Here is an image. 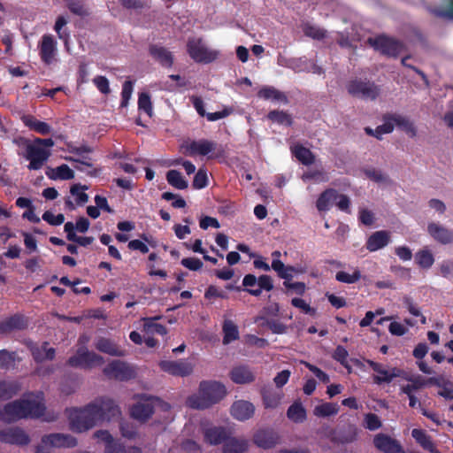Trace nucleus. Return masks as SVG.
Returning a JSON list of instances; mask_svg holds the SVG:
<instances>
[{
  "label": "nucleus",
  "instance_id": "nucleus-1",
  "mask_svg": "<svg viewBox=\"0 0 453 453\" xmlns=\"http://www.w3.org/2000/svg\"><path fill=\"white\" fill-rule=\"evenodd\" d=\"M45 405L39 397L29 396L13 401L0 409V419L11 423L24 418L42 417Z\"/></svg>",
  "mask_w": 453,
  "mask_h": 453
},
{
  "label": "nucleus",
  "instance_id": "nucleus-2",
  "mask_svg": "<svg viewBox=\"0 0 453 453\" xmlns=\"http://www.w3.org/2000/svg\"><path fill=\"white\" fill-rule=\"evenodd\" d=\"M226 394V388L221 383L202 381L198 393L187 399V405L193 409H206L223 399Z\"/></svg>",
  "mask_w": 453,
  "mask_h": 453
},
{
  "label": "nucleus",
  "instance_id": "nucleus-3",
  "mask_svg": "<svg viewBox=\"0 0 453 453\" xmlns=\"http://www.w3.org/2000/svg\"><path fill=\"white\" fill-rule=\"evenodd\" d=\"M65 413L69 427L73 432H86L97 425L91 403L82 408L66 409Z\"/></svg>",
  "mask_w": 453,
  "mask_h": 453
},
{
  "label": "nucleus",
  "instance_id": "nucleus-4",
  "mask_svg": "<svg viewBox=\"0 0 453 453\" xmlns=\"http://www.w3.org/2000/svg\"><path fill=\"white\" fill-rule=\"evenodd\" d=\"M187 52L198 64H210L219 57V51L212 49L201 37H191L187 42Z\"/></svg>",
  "mask_w": 453,
  "mask_h": 453
},
{
  "label": "nucleus",
  "instance_id": "nucleus-5",
  "mask_svg": "<svg viewBox=\"0 0 453 453\" xmlns=\"http://www.w3.org/2000/svg\"><path fill=\"white\" fill-rule=\"evenodd\" d=\"M104 358L86 346H81L75 354L69 357L67 364L75 368L92 369L104 365Z\"/></svg>",
  "mask_w": 453,
  "mask_h": 453
},
{
  "label": "nucleus",
  "instance_id": "nucleus-6",
  "mask_svg": "<svg viewBox=\"0 0 453 453\" xmlns=\"http://www.w3.org/2000/svg\"><path fill=\"white\" fill-rule=\"evenodd\" d=\"M91 405L97 425L110 422L121 413L119 406L110 398H97L91 402Z\"/></svg>",
  "mask_w": 453,
  "mask_h": 453
},
{
  "label": "nucleus",
  "instance_id": "nucleus-7",
  "mask_svg": "<svg viewBox=\"0 0 453 453\" xmlns=\"http://www.w3.org/2000/svg\"><path fill=\"white\" fill-rule=\"evenodd\" d=\"M104 374L109 379L117 380H128L135 377L134 368L120 360L110 362L103 370Z\"/></svg>",
  "mask_w": 453,
  "mask_h": 453
},
{
  "label": "nucleus",
  "instance_id": "nucleus-8",
  "mask_svg": "<svg viewBox=\"0 0 453 453\" xmlns=\"http://www.w3.org/2000/svg\"><path fill=\"white\" fill-rule=\"evenodd\" d=\"M217 144L208 140H185L180 145V151L186 156H205L214 151Z\"/></svg>",
  "mask_w": 453,
  "mask_h": 453
},
{
  "label": "nucleus",
  "instance_id": "nucleus-9",
  "mask_svg": "<svg viewBox=\"0 0 453 453\" xmlns=\"http://www.w3.org/2000/svg\"><path fill=\"white\" fill-rule=\"evenodd\" d=\"M367 42L382 54L395 57L403 50V45L392 38L384 35L376 38H368Z\"/></svg>",
  "mask_w": 453,
  "mask_h": 453
},
{
  "label": "nucleus",
  "instance_id": "nucleus-10",
  "mask_svg": "<svg viewBox=\"0 0 453 453\" xmlns=\"http://www.w3.org/2000/svg\"><path fill=\"white\" fill-rule=\"evenodd\" d=\"M348 92L357 97L374 100L380 95V88L373 83L353 81L347 86Z\"/></svg>",
  "mask_w": 453,
  "mask_h": 453
},
{
  "label": "nucleus",
  "instance_id": "nucleus-11",
  "mask_svg": "<svg viewBox=\"0 0 453 453\" xmlns=\"http://www.w3.org/2000/svg\"><path fill=\"white\" fill-rule=\"evenodd\" d=\"M162 371L173 375L185 377L193 372L194 365L187 360L180 359L177 361L164 360L159 363Z\"/></svg>",
  "mask_w": 453,
  "mask_h": 453
},
{
  "label": "nucleus",
  "instance_id": "nucleus-12",
  "mask_svg": "<svg viewBox=\"0 0 453 453\" xmlns=\"http://www.w3.org/2000/svg\"><path fill=\"white\" fill-rule=\"evenodd\" d=\"M202 433L204 441L210 445L225 443L229 435H231L230 429L225 426L213 425L203 426Z\"/></svg>",
  "mask_w": 453,
  "mask_h": 453
},
{
  "label": "nucleus",
  "instance_id": "nucleus-13",
  "mask_svg": "<svg viewBox=\"0 0 453 453\" xmlns=\"http://www.w3.org/2000/svg\"><path fill=\"white\" fill-rule=\"evenodd\" d=\"M50 156V151L35 142L33 144H28L27 147V158L30 161L29 169L38 170L42 168Z\"/></svg>",
  "mask_w": 453,
  "mask_h": 453
},
{
  "label": "nucleus",
  "instance_id": "nucleus-14",
  "mask_svg": "<svg viewBox=\"0 0 453 453\" xmlns=\"http://www.w3.org/2000/svg\"><path fill=\"white\" fill-rule=\"evenodd\" d=\"M0 442L24 446L30 442L29 436L19 427H8L0 430Z\"/></svg>",
  "mask_w": 453,
  "mask_h": 453
},
{
  "label": "nucleus",
  "instance_id": "nucleus-15",
  "mask_svg": "<svg viewBox=\"0 0 453 453\" xmlns=\"http://www.w3.org/2000/svg\"><path fill=\"white\" fill-rule=\"evenodd\" d=\"M158 403L157 400L150 399L140 401L131 407L130 415L134 419L144 423L151 418Z\"/></svg>",
  "mask_w": 453,
  "mask_h": 453
},
{
  "label": "nucleus",
  "instance_id": "nucleus-16",
  "mask_svg": "<svg viewBox=\"0 0 453 453\" xmlns=\"http://www.w3.org/2000/svg\"><path fill=\"white\" fill-rule=\"evenodd\" d=\"M427 233L435 242L442 244L453 243V230L438 222H429L427 224Z\"/></svg>",
  "mask_w": 453,
  "mask_h": 453
},
{
  "label": "nucleus",
  "instance_id": "nucleus-17",
  "mask_svg": "<svg viewBox=\"0 0 453 453\" xmlns=\"http://www.w3.org/2000/svg\"><path fill=\"white\" fill-rule=\"evenodd\" d=\"M95 348L104 354L112 357H125L126 350L123 349L115 341L106 337H97L94 342Z\"/></svg>",
  "mask_w": 453,
  "mask_h": 453
},
{
  "label": "nucleus",
  "instance_id": "nucleus-18",
  "mask_svg": "<svg viewBox=\"0 0 453 453\" xmlns=\"http://www.w3.org/2000/svg\"><path fill=\"white\" fill-rule=\"evenodd\" d=\"M373 442L375 447L384 453H404L400 442L387 434L375 435Z\"/></svg>",
  "mask_w": 453,
  "mask_h": 453
},
{
  "label": "nucleus",
  "instance_id": "nucleus-19",
  "mask_svg": "<svg viewBox=\"0 0 453 453\" xmlns=\"http://www.w3.org/2000/svg\"><path fill=\"white\" fill-rule=\"evenodd\" d=\"M230 413L234 418L239 421H245L253 417L255 406L249 401L238 400L232 404Z\"/></svg>",
  "mask_w": 453,
  "mask_h": 453
},
{
  "label": "nucleus",
  "instance_id": "nucleus-20",
  "mask_svg": "<svg viewBox=\"0 0 453 453\" xmlns=\"http://www.w3.org/2000/svg\"><path fill=\"white\" fill-rule=\"evenodd\" d=\"M263 405L265 409H276L280 406L283 393L279 388L265 386L260 390Z\"/></svg>",
  "mask_w": 453,
  "mask_h": 453
},
{
  "label": "nucleus",
  "instance_id": "nucleus-21",
  "mask_svg": "<svg viewBox=\"0 0 453 453\" xmlns=\"http://www.w3.org/2000/svg\"><path fill=\"white\" fill-rule=\"evenodd\" d=\"M39 48L42 60L47 65L51 64L57 52V42L53 36L51 35H44Z\"/></svg>",
  "mask_w": 453,
  "mask_h": 453
},
{
  "label": "nucleus",
  "instance_id": "nucleus-22",
  "mask_svg": "<svg viewBox=\"0 0 453 453\" xmlns=\"http://www.w3.org/2000/svg\"><path fill=\"white\" fill-rule=\"evenodd\" d=\"M231 380L237 384H248L255 380L253 371L246 365L234 367L230 372Z\"/></svg>",
  "mask_w": 453,
  "mask_h": 453
},
{
  "label": "nucleus",
  "instance_id": "nucleus-23",
  "mask_svg": "<svg viewBox=\"0 0 453 453\" xmlns=\"http://www.w3.org/2000/svg\"><path fill=\"white\" fill-rule=\"evenodd\" d=\"M249 449V441L244 437L229 435L223 445V453H244Z\"/></svg>",
  "mask_w": 453,
  "mask_h": 453
},
{
  "label": "nucleus",
  "instance_id": "nucleus-24",
  "mask_svg": "<svg viewBox=\"0 0 453 453\" xmlns=\"http://www.w3.org/2000/svg\"><path fill=\"white\" fill-rule=\"evenodd\" d=\"M151 57L163 66L171 67L173 64V57L171 51L159 45H150L149 49Z\"/></svg>",
  "mask_w": 453,
  "mask_h": 453
},
{
  "label": "nucleus",
  "instance_id": "nucleus-25",
  "mask_svg": "<svg viewBox=\"0 0 453 453\" xmlns=\"http://www.w3.org/2000/svg\"><path fill=\"white\" fill-rule=\"evenodd\" d=\"M389 241V233L387 231H377L369 237L366 248L370 251H376L387 246Z\"/></svg>",
  "mask_w": 453,
  "mask_h": 453
},
{
  "label": "nucleus",
  "instance_id": "nucleus-26",
  "mask_svg": "<svg viewBox=\"0 0 453 453\" xmlns=\"http://www.w3.org/2000/svg\"><path fill=\"white\" fill-rule=\"evenodd\" d=\"M30 350L37 362L51 360L55 356V349L50 348L47 342H42L41 345L31 343Z\"/></svg>",
  "mask_w": 453,
  "mask_h": 453
},
{
  "label": "nucleus",
  "instance_id": "nucleus-27",
  "mask_svg": "<svg viewBox=\"0 0 453 453\" xmlns=\"http://www.w3.org/2000/svg\"><path fill=\"white\" fill-rule=\"evenodd\" d=\"M378 375L373 377V380L376 384L390 383L394 378L402 375V371L396 367L385 368L381 364L379 368L375 371Z\"/></svg>",
  "mask_w": 453,
  "mask_h": 453
},
{
  "label": "nucleus",
  "instance_id": "nucleus-28",
  "mask_svg": "<svg viewBox=\"0 0 453 453\" xmlns=\"http://www.w3.org/2000/svg\"><path fill=\"white\" fill-rule=\"evenodd\" d=\"M27 326V322L23 316L15 315L0 322V333L7 334L13 330H21Z\"/></svg>",
  "mask_w": 453,
  "mask_h": 453
},
{
  "label": "nucleus",
  "instance_id": "nucleus-29",
  "mask_svg": "<svg viewBox=\"0 0 453 453\" xmlns=\"http://www.w3.org/2000/svg\"><path fill=\"white\" fill-rule=\"evenodd\" d=\"M278 440V436L272 431H258L254 437L255 443L261 448L269 449L273 447Z\"/></svg>",
  "mask_w": 453,
  "mask_h": 453
},
{
  "label": "nucleus",
  "instance_id": "nucleus-30",
  "mask_svg": "<svg viewBox=\"0 0 453 453\" xmlns=\"http://www.w3.org/2000/svg\"><path fill=\"white\" fill-rule=\"evenodd\" d=\"M66 160L70 162H73L76 165L74 168L78 171L83 172L89 176H96L97 171L94 168L93 164L91 162V158L88 157H82V158H74L72 157H65Z\"/></svg>",
  "mask_w": 453,
  "mask_h": 453
},
{
  "label": "nucleus",
  "instance_id": "nucleus-31",
  "mask_svg": "<svg viewBox=\"0 0 453 453\" xmlns=\"http://www.w3.org/2000/svg\"><path fill=\"white\" fill-rule=\"evenodd\" d=\"M411 435L423 449L431 453H440V451L434 447L430 436H428L423 430L415 428L411 431Z\"/></svg>",
  "mask_w": 453,
  "mask_h": 453
},
{
  "label": "nucleus",
  "instance_id": "nucleus-32",
  "mask_svg": "<svg viewBox=\"0 0 453 453\" xmlns=\"http://www.w3.org/2000/svg\"><path fill=\"white\" fill-rule=\"evenodd\" d=\"M21 120L25 124V126L28 127L29 128L35 130V132L41 134H47L50 132V127L47 123L37 120L32 115H23L21 117Z\"/></svg>",
  "mask_w": 453,
  "mask_h": 453
},
{
  "label": "nucleus",
  "instance_id": "nucleus-33",
  "mask_svg": "<svg viewBox=\"0 0 453 453\" xmlns=\"http://www.w3.org/2000/svg\"><path fill=\"white\" fill-rule=\"evenodd\" d=\"M406 380L409 381V383L401 387V392L405 395L414 393L415 391L419 390L426 386V379L421 375L411 376L406 378Z\"/></svg>",
  "mask_w": 453,
  "mask_h": 453
},
{
  "label": "nucleus",
  "instance_id": "nucleus-34",
  "mask_svg": "<svg viewBox=\"0 0 453 453\" xmlns=\"http://www.w3.org/2000/svg\"><path fill=\"white\" fill-rule=\"evenodd\" d=\"M392 120L394 121L395 127L404 131L411 137L416 136V128L408 118L400 114H393Z\"/></svg>",
  "mask_w": 453,
  "mask_h": 453
},
{
  "label": "nucleus",
  "instance_id": "nucleus-35",
  "mask_svg": "<svg viewBox=\"0 0 453 453\" xmlns=\"http://www.w3.org/2000/svg\"><path fill=\"white\" fill-rule=\"evenodd\" d=\"M336 201V190L329 188L324 191L317 200L316 206L319 211H328Z\"/></svg>",
  "mask_w": 453,
  "mask_h": 453
},
{
  "label": "nucleus",
  "instance_id": "nucleus-36",
  "mask_svg": "<svg viewBox=\"0 0 453 453\" xmlns=\"http://www.w3.org/2000/svg\"><path fill=\"white\" fill-rule=\"evenodd\" d=\"M416 263L423 269H429L434 263V257L432 251L425 247L415 254Z\"/></svg>",
  "mask_w": 453,
  "mask_h": 453
},
{
  "label": "nucleus",
  "instance_id": "nucleus-37",
  "mask_svg": "<svg viewBox=\"0 0 453 453\" xmlns=\"http://www.w3.org/2000/svg\"><path fill=\"white\" fill-rule=\"evenodd\" d=\"M47 175L51 180H72L74 178V172L67 165H61L51 168Z\"/></svg>",
  "mask_w": 453,
  "mask_h": 453
},
{
  "label": "nucleus",
  "instance_id": "nucleus-38",
  "mask_svg": "<svg viewBox=\"0 0 453 453\" xmlns=\"http://www.w3.org/2000/svg\"><path fill=\"white\" fill-rule=\"evenodd\" d=\"M54 448H73L77 445L76 439L65 434H50Z\"/></svg>",
  "mask_w": 453,
  "mask_h": 453
},
{
  "label": "nucleus",
  "instance_id": "nucleus-39",
  "mask_svg": "<svg viewBox=\"0 0 453 453\" xmlns=\"http://www.w3.org/2000/svg\"><path fill=\"white\" fill-rule=\"evenodd\" d=\"M157 319L158 317L143 319V330L147 334L165 335L167 333L163 325L156 323Z\"/></svg>",
  "mask_w": 453,
  "mask_h": 453
},
{
  "label": "nucleus",
  "instance_id": "nucleus-40",
  "mask_svg": "<svg viewBox=\"0 0 453 453\" xmlns=\"http://www.w3.org/2000/svg\"><path fill=\"white\" fill-rule=\"evenodd\" d=\"M223 344L226 345L239 338L237 326L231 320H225L223 325Z\"/></svg>",
  "mask_w": 453,
  "mask_h": 453
},
{
  "label": "nucleus",
  "instance_id": "nucleus-41",
  "mask_svg": "<svg viewBox=\"0 0 453 453\" xmlns=\"http://www.w3.org/2000/svg\"><path fill=\"white\" fill-rule=\"evenodd\" d=\"M258 96L264 99H272L275 101H280L285 104L288 103V98L284 93L279 91L273 87H265L258 91Z\"/></svg>",
  "mask_w": 453,
  "mask_h": 453
},
{
  "label": "nucleus",
  "instance_id": "nucleus-42",
  "mask_svg": "<svg viewBox=\"0 0 453 453\" xmlns=\"http://www.w3.org/2000/svg\"><path fill=\"white\" fill-rule=\"evenodd\" d=\"M287 416L293 422L301 423L306 418V411L301 403H295L288 408Z\"/></svg>",
  "mask_w": 453,
  "mask_h": 453
},
{
  "label": "nucleus",
  "instance_id": "nucleus-43",
  "mask_svg": "<svg viewBox=\"0 0 453 453\" xmlns=\"http://www.w3.org/2000/svg\"><path fill=\"white\" fill-rule=\"evenodd\" d=\"M19 386L14 381H0V400H7L15 395Z\"/></svg>",
  "mask_w": 453,
  "mask_h": 453
},
{
  "label": "nucleus",
  "instance_id": "nucleus-44",
  "mask_svg": "<svg viewBox=\"0 0 453 453\" xmlns=\"http://www.w3.org/2000/svg\"><path fill=\"white\" fill-rule=\"evenodd\" d=\"M272 268L278 273L280 278L288 281H290V280L293 278V273L296 272L294 267L285 266L284 264L279 259H274L273 261Z\"/></svg>",
  "mask_w": 453,
  "mask_h": 453
},
{
  "label": "nucleus",
  "instance_id": "nucleus-45",
  "mask_svg": "<svg viewBox=\"0 0 453 453\" xmlns=\"http://www.w3.org/2000/svg\"><path fill=\"white\" fill-rule=\"evenodd\" d=\"M292 150L297 159L303 165H309L314 163L315 157L310 150L301 145H296Z\"/></svg>",
  "mask_w": 453,
  "mask_h": 453
},
{
  "label": "nucleus",
  "instance_id": "nucleus-46",
  "mask_svg": "<svg viewBox=\"0 0 453 453\" xmlns=\"http://www.w3.org/2000/svg\"><path fill=\"white\" fill-rule=\"evenodd\" d=\"M166 180L170 185L178 189H185L188 188V181L184 180L181 173L177 170L168 171Z\"/></svg>",
  "mask_w": 453,
  "mask_h": 453
},
{
  "label": "nucleus",
  "instance_id": "nucleus-47",
  "mask_svg": "<svg viewBox=\"0 0 453 453\" xmlns=\"http://www.w3.org/2000/svg\"><path fill=\"white\" fill-rule=\"evenodd\" d=\"M339 411V406L333 403H324L314 408L313 413L317 417H329L335 415Z\"/></svg>",
  "mask_w": 453,
  "mask_h": 453
},
{
  "label": "nucleus",
  "instance_id": "nucleus-48",
  "mask_svg": "<svg viewBox=\"0 0 453 453\" xmlns=\"http://www.w3.org/2000/svg\"><path fill=\"white\" fill-rule=\"evenodd\" d=\"M365 174L367 178L379 184L390 185L392 183V180H390L388 174L374 168L366 169L365 171Z\"/></svg>",
  "mask_w": 453,
  "mask_h": 453
},
{
  "label": "nucleus",
  "instance_id": "nucleus-49",
  "mask_svg": "<svg viewBox=\"0 0 453 453\" xmlns=\"http://www.w3.org/2000/svg\"><path fill=\"white\" fill-rule=\"evenodd\" d=\"M18 360L15 352H10L6 349L0 350V366L3 369H12L15 366Z\"/></svg>",
  "mask_w": 453,
  "mask_h": 453
},
{
  "label": "nucleus",
  "instance_id": "nucleus-50",
  "mask_svg": "<svg viewBox=\"0 0 453 453\" xmlns=\"http://www.w3.org/2000/svg\"><path fill=\"white\" fill-rule=\"evenodd\" d=\"M66 6L75 15L86 17L89 14L88 9L81 0H65Z\"/></svg>",
  "mask_w": 453,
  "mask_h": 453
},
{
  "label": "nucleus",
  "instance_id": "nucleus-51",
  "mask_svg": "<svg viewBox=\"0 0 453 453\" xmlns=\"http://www.w3.org/2000/svg\"><path fill=\"white\" fill-rule=\"evenodd\" d=\"M361 278L360 271L355 268L352 273H348L343 271H340L336 273L335 279L343 283L352 284L358 281Z\"/></svg>",
  "mask_w": 453,
  "mask_h": 453
},
{
  "label": "nucleus",
  "instance_id": "nucleus-52",
  "mask_svg": "<svg viewBox=\"0 0 453 453\" xmlns=\"http://www.w3.org/2000/svg\"><path fill=\"white\" fill-rule=\"evenodd\" d=\"M86 189H88V187L81 184H74L71 187L70 193L76 197L77 204L82 205L88 202V196L84 193Z\"/></svg>",
  "mask_w": 453,
  "mask_h": 453
},
{
  "label": "nucleus",
  "instance_id": "nucleus-53",
  "mask_svg": "<svg viewBox=\"0 0 453 453\" xmlns=\"http://www.w3.org/2000/svg\"><path fill=\"white\" fill-rule=\"evenodd\" d=\"M268 119L280 125L291 126L292 118L289 114L282 111H272L268 113Z\"/></svg>",
  "mask_w": 453,
  "mask_h": 453
},
{
  "label": "nucleus",
  "instance_id": "nucleus-54",
  "mask_svg": "<svg viewBox=\"0 0 453 453\" xmlns=\"http://www.w3.org/2000/svg\"><path fill=\"white\" fill-rule=\"evenodd\" d=\"M303 31L305 35L311 37L313 39H316V40H321V39L325 38L326 34V30L320 28V27H315L313 25H311L309 23L303 25Z\"/></svg>",
  "mask_w": 453,
  "mask_h": 453
},
{
  "label": "nucleus",
  "instance_id": "nucleus-55",
  "mask_svg": "<svg viewBox=\"0 0 453 453\" xmlns=\"http://www.w3.org/2000/svg\"><path fill=\"white\" fill-rule=\"evenodd\" d=\"M138 108L140 111H143L149 117L153 116V107L149 94L141 93L139 95Z\"/></svg>",
  "mask_w": 453,
  "mask_h": 453
},
{
  "label": "nucleus",
  "instance_id": "nucleus-56",
  "mask_svg": "<svg viewBox=\"0 0 453 453\" xmlns=\"http://www.w3.org/2000/svg\"><path fill=\"white\" fill-rule=\"evenodd\" d=\"M303 180H312L316 182H326L329 180V177L323 170H313L303 173Z\"/></svg>",
  "mask_w": 453,
  "mask_h": 453
},
{
  "label": "nucleus",
  "instance_id": "nucleus-57",
  "mask_svg": "<svg viewBox=\"0 0 453 453\" xmlns=\"http://www.w3.org/2000/svg\"><path fill=\"white\" fill-rule=\"evenodd\" d=\"M53 448V441L50 435H44L36 446L35 453H51Z\"/></svg>",
  "mask_w": 453,
  "mask_h": 453
},
{
  "label": "nucleus",
  "instance_id": "nucleus-58",
  "mask_svg": "<svg viewBox=\"0 0 453 453\" xmlns=\"http://www.w3.org/2000/svg\"><path fill=\"white\" fill-rule=\"evenodd\" d=\"M394 127H395V125H394V121L392 120V115H389L385 118V122L376 128L375 136L378 139H380L381 135L383 134L391 133L393 131Z\"/></svg>",
  "mask_w": 453,
  "mask_h": 453
},
{
  "label": "nucleus",
  "instance_id": "nucleus-59",
  "mask_svg": "<svg viewBox=\"0 0 453 453\" xmlns=\"http://www.w3.org/2000/svg\"><path fill=\"white\" fill-rule=\"evenodd\" d=\"M119 429L123 437L134 439L137 436L135 426L127 421H121L119 424Z\"/></svg>",
  "mask_w": 453,
  "mask_h": 453
},
{
  "label": "nucleus",
  "instance_id": "nucleus-60",
  "mask_svg": "<svg viewBox=\"0 0 453 453\" xmlns=\"http://www.w3.org/2000/svg\"><path fill=\"white\" fill-rule=\"evenodd\" d=\"M94 438L104 443V448L115 444L118 441L114 440L112 435L107 430H98L94 433Z\"/></svg>",
  "mask_w": 453,
  "mask_h": 453
},
{
  "label": "nucleus",
  "instance_id": "nucleus-61",
  "mask_svg": "<svg viewBox=\"0 0 453 453\" xmlns=\"http://www.w3.org/2000/svg\"><path fill=\"white\" fill-rule=\"evenodd\" d=\"M440 274L445 279H453V259L442 261L439 265Z\"/></svg>",
  "mask_w": 453,
  "mask_h": 453
},
{
  "label": "nucleus",
  "instance_id": "nucleus-62",
  "mask_svg": "<svg viewBox=\"0 0 453 453\" xmlns=\"http://www.w3.org/2000/svg\"><path fill=\"white\" fill-rule=\"evenodd\" d=\"M93 83L97 89L103 94H109L111 92L109 81L106 77L98 75L93 79Z\"/></svg>",
  "mask_w": 453,
  "mask_h": 453
},
{
  "label": "nucleus",
  "instance_id": "nucleus-63",
  "mask_svg": "<svg viewBox=\"0 0 453 453\" xmlns=\"http://www.w3.org/2000/svg\"><path fill=\"white\" fill-rule=\"evenodd\" d=\"M291 303L293 306L300 309L305 314L314 316L316 313L315 309L311 308L303 299L293 298Z\"/></svg>",
  "mask_w": 453,
  "mask_h": 453
},
{
  "label": "nucleus",
  "instance_id": "nucleus-64",
  "mask_svg": "<svg viewBox=\"0 0 453 453\" xmlns=\"http://www.w3.org/2000/svg\"><path fill=\"white\" fill-rule=\"evenodd\" d=\"M207 185V174L206 172L203 169H199L198 172L196 173L194 180H193V187L195 188L200 189L204 188Z\"/></svg>",
  "mask_w": 453,
  "mask_h": 453
}]
</instances>
